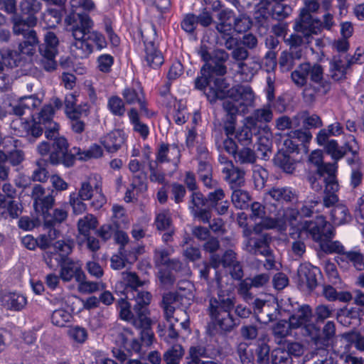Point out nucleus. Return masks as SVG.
Returning a JSON list of instances; mask_svg holds the SVG:
<instances>
[{"label": "nucleus", "instance_id": "64", "mask_svg": "<svg viewBox=\"0 0 364 364\" xmlns=\"http://www.w3.org/2000/svg\"><path fill=\"white\" fill-rule=\"evenodd\" d=\"M87 39L92 41L98 50L107 47V41L105 36L97 31H92L87 34Z\"/></svg>", "mask_w": 364, "mask_h": 364}, {"label": "nucleus", "instance_id": "60", "mask_svg": "<svg viewBox=\"0 0 364 364\" xmlns=\"http://www.w3.org/2000/svg\"><path fill=\"white\" fill-rule=\"evenodd\" d=\"M155 223L157 229L160 230L168 229L171 223L169 211L162 210L159 213L156 217Z\"/></svg>", "mask_w": 364, "mask_h": 364}, {"label": "nucleus", "instance_id": "30", "mask_svg": "<svg viewBox=\"0 0 364 364\" xmlns=\"http://www.w3.org/2000/svg\"><path fill=\"white\" fill-rule=\"evenodd\" d=\"M124 252V249L119 247V253L111 257L110 265L113 269H121L125 267L127 262L132 263L136 260V255H125Z\"/></svg>", "mask_w": 364, "mask_h": 364}, {"label": "nucleus", "instance_id": "10", "mask_svg": "<svg viewBox=\"0 0 364 364\" xmlns=\"http://www.w3.org/2000/svg\"><path fill=\"white\" fill-rule=\"evenodd\" d=\"M31 197L33 200V207L36 213L43 215L48 223L46 213L54 203V198L50 195L45 196V189L41 185H36L33 188Z\"/></svg>", "mask_w": 364, "mask_h": 364}, {"label": "nucleus", "instance_id": "54", "mask_svg": "<svg viewBox=\"0 0 364 364\" xmlns=\"http://www.w3.org/2000/svg\"><path fill=\"white\" fill-rule=\"evenodd\" d=\"M271 359L273 364H290L291 362L289 353L281 348L272 350Z\"/></svg>", "mask_w": 364, "mask_h": 364}, {"label": "nucleus", "instance_id": "49", "mask_svg": "<svg viewBox=\"0 0 364 364\" xmlns=\"http://www.w3.org/2000/svg\"><path fill=\"white\" fill-rule=\"evenodd\" d=\"M68 335L72 341L79 344L84 343L88 337L87 330L79 326L70 327L68 331Z\"/></svg>", "mask_w": 364, "mask_h": 364}, {"label": "nucleus", "instance_id": "25", "mask_svg": "<svg viewBox=\"0 0 364 364\" xmlns=\"http://www.w3.org/2000/svg\"><path fill=\"white\" fill-rule=\"evenodd\" d=\"M337 263L342 267L345 265L344 262H351L353 265L358 270H361L364 268V256L358 252H348L337 256Z\"/></svg>", "mask_w": 364, "mask_h": 364}, {"label": "nucleus", "instance_id": "2", "mask_svg": "<svg viewBox=\"0 0 364 364\" xmlns=\"http://www.w3.org/2000/svg\"><path fill=\"white\" fill-rule=\"evenodd\" d=\"M228 85L223 78H216L208 82L206 92L208 99L213 102L218 99H225L224 109L231 115L245 114L254 100L252 90L249 86L237 85L227 90Z\"/></svg>", "mask_w": 364, "mask_h": 364}, {"label": "nucleus", "instance_id": "51", "mask_svg": "<svg viewBox=\"0 0 364 364\" xmlns=\"http://www.w3.org/2000/svg\"><path fill=\"white\" fill-rule=\"evenodd\" d=\"M183 355V349L180 345H175L164 354L166 364H178Z\"/></svg>", "mask_w": 364, "mask_h": 364}, {"label": "nucleus", "instance_id": "18", "mask_svg": "<svg viewBox=\"0 0 364 364\" xmlns=\"http://www.w3.org/2000/svg\"><path fill=\"white\" fill-rule=\"evenodd\" d=\"M1 303L7 309L19 311L26 306V299L23 294L9 292L2 295Z\"/></svg>", "mask_w": 364, "mask_h": 364}, {"label": "nucleus", "instance_id": "36", "mask_svg": "<svg viewBox=\"0 0 364 364\" xmlns=\"http://www.w3.org/2000/svg\"><path fill=\"white\" fill-rule=\"evenodd\" d=\"M254 123L252 119H247L246 123L236 132L235 137L239 142L244 145H247L251 142L252 132L251 127Z\"/></svg>", "mask_w": 364, "mask_h": 364}, {"label": "nucleus", "instance_id": "46", "mask_svg": "<svg viewBox=\"0 0 364 364\" xmlns=\"http://www.w3.org/2000/svg\"><path fill=\"white\" fill-rule=\"evenodd\" d=\"M78 291L81 293H92L99 289L97 282L86 280L85 273L77 275V282Z\"/></svg>", "mask_w": 364, "mask_h": 364}, {"label": "nucleus", "instance_id": "61", "mask_svg": "<svg viewBox=\"0 0 364 364\" xmlns=\"http://www.w3.org/2000/svg\"><path fill=\"white\" fill-rule=\"evenodd\" d=\"M205 353V350L200 346H193L190 348L189 355L191 360L188 364H216L213 361L202 362L199 357L203 356Z\"/></svg>", "mask_w": 364, "mask_h": 364}, {"label": "nucleus", "instance_id": "37", "mask_svg": "<svg viewBox=\"0 0 364 364\" xmlns=\"http://www.w3.org/2000/svg\"><path fill=\"white\" fill-rule=\"evenodd\" d=\"M223 172L226 173L225 179L232 185L240 186L244 181V172L230 164L223 168Z\"/></svg>", "mask_w": 364, "mask_h": 364}, {"label": "nucleus", "instance_id": "28", "mask_svg": "<svg viewBox=\"0 0 364 364\" xmlns=\"http://www.w3.org/2000/svg\"><path fill=\"white\" fill-rule=\"evenodd\" d=\"M98 225L97 219L92 214H87L77 222V230L83 237L90 235L91 230H95Z\"/></svg>", "mask_w": 364, "mask_h": 364}, {"label": "nucleus", "instance_id": "27", "mask_svg": "<svg viewBox=\"0 0 364 364\" xmlns=\"http://www.w3.org/2000/svg\"><path fill=\"white\" fill-rule=\"evenodd\" d=\"M13 30L16 34H22L25 38H27L28 32L33 31L31 27L36 24V18L34 16H29L27 20H23L21 17L15 16L13 18Z\"/></svg>", "mask_w": 364, "mask_h": 364}, {"label": "nucleus", "instance_id": "40", "mask_svg": "<svg viewBox=\"0 0 364 364\" xmlns=\"http://www.w3.org/2000/svg\"><path fill=\"white\" fill-rule=\"evenodd\" d=\"M310 64H301L296 70L291 73V79L298 86H303L306 83L307 77L309 75Z\"/></svg>", "mask_w": 364, "mask_h": 364}, {"label": "nucleus", "instance_id": "31", "mask_svg": "<svg viewBox=\"0 0 364 364\" xmlns=\"http://www.w3.org/2000/svg\"><path fill=\"white\" fill-rule=\"evenodd\" d=\"M235 262V254L232 250L225 252L222 259L216 255H213L210 258V264L215 269L218 268L220 265L224 268H228Z\"/></svg>", "mask_w": 364, "mask_h": 364}, {"label": "nucleus", "instance_id": "33", "mask_svg": "<svg viewBox=\"0 0 364 364\" xmlns=\"http://www.w3.org/2000/svg\"><path fill=\"white\" fill-rule=\"evenodd\" d=\"M0 213L4 218H16L21 213V205L17 201L8 197Z\"/></svg>", "mask_w": 364, "mask_h": 364}, {"label": "nucleus", "instance_id": "39", "mask_svg": "<svg viewBox=\"0 0 364 364\" xmlns=\"http://www.w3.org/2000/svg\"><path fill=\"white\" fill-rule=\"evenodd\" d=\"M132 296L135 298V301L136 302V304L134 306V311L137 313L138 318H139V314L144 311H145L144 313L146 316V309H145V306L149 305L151 301V294L147 291H139L136 290L134 295Z\"/></svg>", "mask_w": 364, "mask_h": 364}, {"label": "nucleus", "instance_id": "59", "mask_svg": "<svg viewBox=\"0 0 364 364\" xmlns=\"http://www.w3.org/2000/svg\"><path fill=\"white\" fill-rule=\"evenodd\" d=\"M21 11L33 16L41 9V4L38 0H23L20 4Z\"/></svg>", "mask_w": 364, "mask_h": 364}, {"label": "nucleus", "instance_id": "4", "mask_svg": "<svg viewBox=\"0 0 364 364\" xmlns=\"http://www.w3.org/2000/svg\"><path fill=\"white\" fill-rule=\"evenodd\" d=\"M216 282L220 288L218 295V300L211 299L210 301V314L213 321L225 331H230L235 325L230 312L234 306V298L229 295L231 287L225 289V295L221 289L220 279L216 275Z\"/></svg>", "mask_w": 364, "mask_h": 364}, {"label": "nucleus", "instance_id": "22", "mask_svg": "<svg viewBox=\"0 0 364 364\" xmlns=\"http://www.w3.org/2000/svg\"><path fill=\"white\" fill-rule=\"evenodd\" d=\"M58 39L53 32L48 31L44 36V43L39 46V52L41 55H57Z\"/></svg>", "mask_w": 364, "mask_h": 364}, {"label": "nucleus", "instance_id": "1", "mask_svg": "<svg viewBox=\"0 0 364 364\" xmlns=\"http://www.w3.org/2000/svg\"><path fill=\"white\" fill-rule=\"evenodd\" d=\"M54 109L50 105H45L41 112L33 117L31 122H23L21 118L12 121L11 127L14 134L21 137L37 138L45 129L48 139H54L52 147L48 142L43 141L38 146V151L41 156L50 154V162L53 164L62 163L65 166L73 164L74 157L68 153V144L63 136L58 137L59 125L53 121Z\"/></svg>", "mask_w": 364, "mask_h": 364}, {"label": "nucleus", "instance_id": "21", "mask_svg": "<svg viewBox=\"0 0 364 364\" xmlns=\"http://www.w3.org/2000/svg\"><path fill=\"white\" fill-rule=\"evenodd\" d=\"M268 238H253L250 237L245 243V249L254 254H259L267 256L270 254V250L267 246Z\"/></svg>", "mask_w": 364, "mask_h": 364}, {"label": "nucleus", "instance_id": "13", "mask_svg": "<svg viewBox=\"0 0 364 364\" xmlns=\"http://www.w3.org/2000/svg\"><path fill=\"white\" fill-rule=\"evenodd\" d=\"M206 200L199 192H194L191 196V202L189 208L195 218H198L203 222H208L210 218V213L206 210Z\"/></svg>", "mask_w": 364, "mask_h": 364}, {"label": "nucleus", "instance_id": "43", "mask_svg": "<svg viewBox=\"0 0 364 364\" xmlns=\"http://www.w3.org/2000/svg\"><path fill=\"white\" fill-rule=\"evenodd\" d=\"M301 57V50L288 53L284 51L282 53L279 58V65L284 70H289L294 65V59H299Z\"/></svg>", "mask_w": 364, "mask_h": 364}, {"label": "nucleus", "instance_id": "17", "mask_svg": "<svg viewBox=\"0 0 364 364\" xmlns=\"http://www.w3.org/2000/svg\"><path fill=\"white\" fill-rule=\"evenodd\" d=\"M330 220L335 226H339L349 223L351 215L348 208L343 204H337L330 211Z\"/></svg>", "mask_w": 364, "mask_h": 364}, {"label": "nucleus", "instance_id": "63", "mask_svg": "<svg viewBox=\"0 0 364 364\" xmlns=\"http://www.w3.org/2000/svg\"><path fill=\"white\" fill-rule=\"evenodd\" d=\"M113 63L114 58L109 54H102L97 58V67L101 72H109Z\"/></svg>", "mask_w": 364, "mask_h": 364}, {"label": "nucleus", "instance_id": "35", "mask_svg": "<svg viewBox=\"0 0 364 364\" xmlns=\"http://www.w3.org/2000/svg\"><path fill=\"white\" fill-rule=\"evenodd\" d=\"M112 221L117 228H126L129 225V220L123 207L118 205L112 206Z\"/></svg>", "mask_w": 364, "mask_h": 364}, {"label": "nucleus", "instance_id": "7", "mask_svg": "<svg viewBox=\"0 0 364 364\" xmlns=\"http://www.w3.org/2000/svg\"><path fill=\"white\" fill-rule=\"evenodd\" d=\"M173 252V250H159L155 253V261L159 267V277L164 284H171L173 282V277L171 273L166 274L167 269L178 272L181 270L182 264L178 260H169L168 256Z\"/></svg>", "mask_w": 364, "mask_h": 364}, {"label": "nucleus", "instance_id": "48", "mask_svg": "<svg viewBox=\"0 0 364 364\" xmlns=\"http://www.w3.org/2000/svg\"><path fill=\"white\" fill-rule=\"evenodd\" d=\"M72 318L71 314L64 309H58L55 310L51 316L52 323L60 327L65 326V324L70 321Z\"/></svg>", "mask_w": 364, "mask_h": 364}, {"label": "nucleus", "instance_id": "6", "mask_svg": "<svg viewBox=\"0 0 364 364\" xmlns=\"http://www.w3.org/2000/svg\"><path fill=\"white\" fill-rule=\"evenodd\" d=\"M92 26L93 22L89 16H80V26L73 28L74 42L70 46V50L76 58H86L92 53L93 47L85 40V36L91 32L89 30Z\"/></svg>", "mask_w": 364, "mask_h": 364}, {"label": "nucleus", "instance_id": "12", "mask_svg": "<svg viewBox=\"0 0 364 364\" xmlns=\"http://www.w3.org/2000/svg\"><path fill=\"white\" fill-rule=\"evenodd\" d=\"M122 281L117 282L115 285V291L117 294L122 295H134L136 291V288L141 286V282L134 272H124L121 274Z\"/></svg>", "mask_w": 364, "mask_h": 364}, {"label": "nucleus", "instance_id": "26", "mask_svg": "<svg viewBox=\"0 0 364 364\" xmlns=\"http://www.w3.org/2000/svg\"><path fill=\"white\" fill-rule=\"evenodd\" d=\"M145 311L139 314L138 320L134 321V325L139 328H144L142 331V338L146 342L147 346L153 342L154 333L150 328L151 321L145 315Z\"/></svg>", "mask_w": 364, "mask_h": 364}, {"label": "nucleus", "instance_id": "23", "mask_svg": "<svg viewBox=\"0 0 364 364\" xmlns=\"http://www.w3.org/2000/svg\"><path fill=\"white\" fill-rule=\"evenodd\" d=\"M83 274L81 265L71 260H65L61 266L60 277L65 282L70 281L73 277L77 282L78 274Z\"/></svg>", "mask_w": 364, "mask_h": 364}, {"label": "nucleus", "instance_id": "45", "mask_svg": "<svg viewBox=\"0 0 364 364\" xmlns=\"http://www.w3.org/2000/svg\"><path fill=\"white\" fill-rule=\"evenodd\" d=\"M323 146L327 154L331 155V158L335 161L341 159L346 154L345 149L339 146L337 141L334 139L327 140Z\"/></svg>", "mask_w": 364, "mask_h": 364}, {"label": "nucleus", "instance_id": "56", "mask_svg": "<svg viewBox=\"0 0 364 364\" xmlns=\"http://www.w3.org/2000/svg\"><path fill=\"white\" fill-rule=\"evenodd\" d=\"M240 72L245 75V80H250L256 72L261 68L259 63L252 61L250 63H240Z\"/></svg>", "mask_w": 364, "mask_h": 364}, {"label": "nucleus", "instance_id": "44", "mask_svg": "<svg viewBox=\"0 0 364 364\" xmlns=\"http://www.w3.org/2000/svg\"><path fill=\"white\" fill-rule=\"evenodd\" d=\"M250 201L249 193L243 190L237 189L232 192V202L235 208L244 209L248 207Z\"/></svg>", "mask_w": 364, "mask_h": 364}, {"label": "nucleus", "instance_id": "11", "mask_svg": "<svg viewBox=\"0 0 364 364\" xmlns=\"http://www.w3.org/2000/svg\"><path fill=\"white\" fill-rule=\"evenodd\" d=\"M127 135L122 129H115L100 138V143L109 153L117 152L126 142Z\"/></svg>", "mask_w": 364, "mask_h": 364}, {"label": "nucleus", "instance_id": "42", "mask_svg": "<svg viewBox=\"0 0 364 364\" xmlns=\"http://www.w3.org/2000/svg\"><path fill=\"white\" fill-rule=\"evenodd\" d=\"M124 296V298H121L117 301V309L119 312V316L122 319L127 321H132L134 323V321L138 320V318H134L133 317V314L131 311V305L127 301V299H129V296Z\"/></svg>", "mask_w": 364, "mask_h": 364}, {"label": "nucleus", "instance_id": "41", "mask_svg": "<svg viewBox=\"0 0 364 364\" xmlns=\"http://www.w3.org/2000/svg\"><path fill=\"white\" fill-rule=\"evenodd\" d=\"M295 119L297 122L302 120L304 127L307 129L317 128L322 126V121L316 114L310 115L307 112H301L295 116Z\"/></svg>", "mask_w": 364, "mask_h": 364}, {"label": "nucleus", "instance_id": "20", "mask_svg": "<svg viewBox=\"0 0 364 364\" xmlns=\"http://www.w3.org/2000/svg\"><path fill=\"white\" fill-rule=\"evenodd\" d=\"M145 60L149 66L154 68H159L164 63L161 53L151 41L147 42L145 45Z\"/></svg>", "mask_w": 364, "mask_h": 364}, {"label": "nucleus", "instance_id": "29", "mask_svg": "<svg viewBox=\"0 0 364 364\" xmlns=\"http://www.w3.org/2000/svg\"><path fill=\"white\" fill-rule=\"evenodd\" d=\"M25 41L19 44L18 49L21 54L32 56L36 53L38 40L34 31H29Z\"/></svg>", "mask_w": 364, "mask_h": 364}, {"label": "nucleus", "instance_id": "3", "mask_svg": "<svg viewBox=\"0 0 364 364\" xmlns=\"http://www.w3.org/2000/svg\"><path fill=\"white\" fill-rule=\"evenodd\" d=\"M298 228L299 238L312 237L320 243L321 249L326 253H338V256L344 253L343 247L338 241L329 240L333 236L334 230L332 224L326 222L323 216L317 217L316 221H305Z\"/></svg>", "mask_w": 364, "mask_h": 364}, {"label": "nucleus", "instance_id": "50", "mask_svg": "<svg viewBox=\"0 0 364 364\" xmlns=\"http://www.w3.org/2000/svg\"><path fill=\"white\" fill-rule=\"evenodd\" d=\"M90 200V205L94 210L100 209L106 203L107 199L102 193L100 181H96L95 184V193Z\"/></svg>", "mask_w": 364, "mask_h": 364}, {"label": "nucleus", "instance_id": "15", "mask_svg": "<svg viewBox=\"0 0 364 364\" xmlns=\"http://www.w3.org/2000/svg\"><path fill=\"white\" fill-rule=\"evenodd\" d=\"M319 269L308 263L301 264L298 269V276L301 283L305 284L309 289L316 287V274Z\"/></svg>", "mask_w": 364, "mask_h": 364}, {"label": "nucleus", "instance_id": "24", "mask_svg": "<svg viewBox=\"0 0 364 364\" xmlns=\"http://www.w3.org/2000/svg\"><path fill=\"white\" fill-rule=\"evenodd\" d=\"M343 132V126L341 123L336 122L329 124L326 129H321L316 137V140L319 146H323L328 139L329 136H340Z\"/></svg>", "mask_w": 364, "mask_h": 364}, {"label": "nucleus", "instance_id": "34", "mask_svg": "<svg viewBox=\"0 0 364 364\" xmlns=\"http://www.w3.org/2000/svg\"><path fill=\"white\" fill-rule=\"evenodd\" d=\"M271 197L277 201H291L295 198L296 195L289 188H274L269 191L267 197Z\"/></svg>", "mask_w": 364, "mask_h": 364}, {"label": "nucleus", "instance_id": "8", "mask_svg": "<svg viewBox=\"0 0 364 364\" xmlns=\"http://www.w3.org/2000/svg\"><path fill=\"white\" fill-rule=\"evenodd\" d=\"M319 204V201L318 199L310 198L306 200L302 208H301L300 212L294 211L293 210L290 211H287V213L284 214L285 217V221L284 223V225H286L287 222L289 223V225L292 227L293 229L296 230V232H291V235H297V237H299V227L300 226L301 223L306 221L305 220H301V216L309 217L314 212L318 211V209H315V207L317 206ZM316 219L314 220L316 221ZM308 222H311L312 220H307Z\"/></svg>", "mask_w": 364, "mask_h": 364}, {"label": "nucleus", "instance_id": "9", "mask_svg": "<svg viewBox=\"0 0 364 364\" xmlns=\"http://www.w3.org/2000/svg\"><path fill=\"white\" fill-rule=\"evenodd\" d=\"M251 219L255 220L254 232L259 233L264 230L279 228L284 229V225H279L278 221L264 217V207L259 203H253L251 206Z\"/></svg>", "mask_w": 364, "mask_h": 364}, {"label": "nucleus", "instance_id": "52", "mask_svg": "<svg viewBox=\"0 0 364 364\" xmlns=\"http://www.w3.org/2000/svg\"><path fill=\"white\" fill-rule=\"evenodd\" d=\"M107 106L109 111L114 115L122 116L125 112V107L122 99L117 96L109 98Z\"/></svg>", "mask_w": 364, "mask_h": 364}, {"label": "nucleus", "instance_id": "62", "mask_svg": "<svg viewBox=\"0 0 364 364\" xmlns=\"http://www.w3.org/2000/svg\"><path fill=\"white\" fill-rule=\"evenodd\" d=\"M176 322H167L168 326L166 329H163L161 325H159V334L161 337L166 342H171L172 340H175L178 337V333L174 329V324Z\"/></svg>", "mask_w": 364, "mask_h": 364}, {"label": "nucleus", "instance_id": "55", "mask_svg": "<svg viewBox=\"0 0 364 364\" xmlns=\"http://www.w3.org/2000/svg\"><path fill=\"white\" fill-rule=\"evenodd\" d=\"M342 338L348 343H354L355 348L360 351H364V336L354 331L343 333Z\"/></svg>", "mask_w": 364, "mask_h": 364}, {"label": "nucleus", "instance_id": "57", "mask_svg": "<svg viewBox=\"0 0 364 364\" xmlns=\"http://www.w3.org/2000/svg\"><path fill=\"white\" fill-rule=\"evenodd\" d=\"M58 232L55 229H50L48 235H41L38 238V247L45 250L50 247L55 239L58 238Z\"/></svg>", "mask_w": 364, "mask_h": 364}, {"label": "nucleus", "instance_id": "14", "mask_svg": "<svg viewBox=\"0 0 364 364\" xmlns=\"http://www.w3.org/2000/svg\"><path fill=\"white\" fill-rule=\"evenodd\" d=\"M206 202L207 208L214 209L219 215L225 214L228 210L229 202L221 188L215 189L214 191L209 193Z\"/></svg>", "mask_w": 364, "mask_h": 364}, {"label": "nucleus", "instance_id": "53", "mask_svg": "<svg viewBox=\"0 0 364 364\" xmlns=\"http://www.w3.org/2000/svg\"><path fill=\"white\" fill-rule=\"evenodd\" d=\"M276 162L287 173H292L295 168L294 160L285 152L279 153L277 155Z\"/></svg>", "mask_w": 364, "mask_h": 364}, {"label": "nucleus", "instance_id": "58", "mask_svg": "<svg viewBox=\"0 0 364 364\" xmlns=\"http://www.w3.org/2000/svg\"><path fill=\"white\" fill-rule=\"evenodd\" d=\"M77 95L75 93H70L66 95L65 97V112L68 117L75 119V108L77 102Z\"/></svg>", "mask_w": 364, "mask_h": 364}, {"label": "nucleus", "instance_id": "38", "mask_svg": "<svg viewBox=\"0 0 364 364\" xmlns=\"http://www.w3.org/2000/svg\"><path fill=\"white\" fill-rule=\"evenodd\" d=\"M97 176H95L94 178H90L88 181H83L81 183L80 188L78 191V196L80 200H88L92 198L93 194L95 193V184Z\"/></svg>", "mask_w": 364, "mask_h": 364}, {"label": "nucleus", "instance_id": "19", "mask_svg": "<svg viewBox=\"0 0 364 364\" xmlns=\"http://www.w3.org/2000/svg\"><path fill=\"white\" fill-rule=\"evenodd\" d=\"M235 16L231 11H223L220 14V22L217 30L223 35L224 38H230L234 33L233 22Z\"/></svg>", "mask_w": 364, "mask_h": 364}, {"label": "nucleus", "instance_id": "16", "mask_svg": "<svg viewBox=\"0 0 364 364\" xmlns=\"http://www.w3.org/2000/svg\"><path fill=\"white\" fill-rule=\"evenodd\" d=\"M180 150L177 146L161 144L156 154L157 163L171 162L176 166L180 159Z\"/></svg>", "mask_w": 364, "mask_h": 364}, {"label": "nucleus", "instance_id": "47", "mask_svg": "<svg viewBox=\"0 0 364 364\" xmlns=\"http://www.w3.org/2000/svg\"><path fill=\"white\" fill-rule=\"evenodd\" d=\"M77 154L78 159L80 160H89L102 157L103 156V150L100 145L93 144L88 149L82 152H75L74 154ZM71 155L73 156V154Z\"/></svg>", "mask_w": 364, "mask_h": 364}, {"label": "nucleus", "instance_id": "5", "mask_svg": "<svg viewBox=\"0 0 364 364\" xmlns=\"http://www.w3.org/2000/svg\"><path fill=\"white\" fill-rule=\"evenodd\" d=\"M312 311L309 306H302L294 314L290 316L289 322L279 321L273 328L274 333L279 337H285L290 333L291 328H302L310 335L314 336L316 329L311 324Z\"/></svg>", "mask_w": 364, "mask_h": 364}, {"label": "nucleus", "instance_id": "32", "mask_svg": "<svg viewBox=\"0 0 364 364\" xmlns=\"http://www.w3.org/2000/svg\"><path fill=\"white\" fill-rule=\"evenodd\" d=\"M122 95L127 104H134L138 102L141 110H145V105L142 101V92L140 87L136 89L132 87L125 88Z\"/></svg>", "mask_w": 364, "mask_h": 364}]
</instances>
